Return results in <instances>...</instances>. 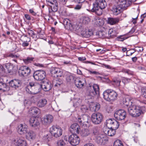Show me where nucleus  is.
I'll list each match as a JSON object with an SVG mask.
<instances>
[{
    "instance_id": "f257e3e1",
    "label": "nucleus",
    "mask_w": 146,
    "mask_h": 146,
    "mask_svg": "<svg viewBox=\"0 0 146 146\" xmlns=\"http://www.w3.org/2000/svg\"><path fill=\"white\" fill-rule=\"evenodd\" d=\"M93 5L92 12H95L98 15H100L102 14V9L106 7L107 3L105 0H96Z\"/></svg>"
},
{
    "instance_id": "f03ea898",
    "label": "nucleus",
    "mask_w": 146,
    "mask_h": 146,
    "mask_svg": "<svg viewBox=\"0 0 146 146\" xmlns=\"http://www.w3.org/2000/svg\"><path fill=\"white\" fill-rule=\"evenodd\" d=\"M41 89V84L37 82H31L26 88V90L31 94H36Z\"/></svg>"
},
{
    "instance_id": "7ed1b4c3",
    "label": "nucleus",
    "mask_w": 146,
    "mask_h": 146,
    "mask_svg": "<svg viewBox=\"0 0 146 146\" xmlns=\"http://www.w3.org/2000/svg\"><path fill=\"white\" fill-rule=\"evenodd\" d=\"M86 95L89 96V98H92L96 95L99 94V88L97 84L90 86L87 89Z\"/></svg>"
},
{
    "instance_id": "20e7f679",
    "label": "nucleus",
    "mask_w": 146,
    "mask_h": 146,
    "mask_svg": "<svg viewBox=\"0 0 146 146\" xmlns=\"http://www.w3.org/2000/svg\"><path fill=\"white\" fill-rule=\"evenodd\" d=\"M103 95L104 98L105 100L110 101L116 100L117 94L115 91L111 89H108L104 91Z\"/></svg>"
},
{
    "instance_id": "39448f33",
    "label": "nucleus",
    "mask_w": 146,
    "mask_h": 146,
    "mask_svg": "<svg viewBox=\"0 0 146 146\" xmlns=\"http://www.w3.org/2000/svg\"><path fill=\"white\" fill-rule=\"evenodd\" d=\"M128 111L129 114L133 117L139 116L142 112L140 107L132 105L128 107Z\"/></svg>"
},
{
    "instance_id": "423d86ee",
    "label": "nucleus",
    "mask_w": 146,
    "mask_h": 146,
    "mask_svg": "<svg viewBox=\"0 0 146 146\" xmlns=\"http://www.w3.org/2000/svg\"><path fill=\"white\" fill-rule=\"evenodd\" d=\"M47 3L50 6L48 8L49 15H53L57 11L58 9V3L56 0H46Z\"/></svg>"
},
{
    "instance_id": "0eeeda50",
    "label": "nucleus",
    "mask_w": 146,
    "mask_h": 146,
    "mask_svg": "<svg viewBox=\"0 0 146 146\" xmlns=\"http://www.w3.org/2000/svg\"><path fill=\"white\" fill-rule=\"evenodd\" d=\"M103 115L100 113H94L92 115V121L96 125L100 124L103 120Z\"/></svg>"
},
{
    "instance_id": "6e6552de",
    "label": "nucleus",
    "mask_w": 146,
    "mask_h": 146,
    "mask_svg": "<svg viewBox=\"0 0 146 146\" xmlns=\"http://www.w3.org/2000/svg\"><path fill=\"white\" fill-rule=\"evenodd\" d=\"M50 132L54 137L57 138L60 136L62 134V129L59 127L53 126L50 128Z\"/></svg>"
},
{
    "instance_id": "1a4fd4ad",
    "label": "nucleus",
    "mask_w": 146,
    "mask_h": 146,
    "mask_svg": "<svg viewBox=\"0 0 146 146\" xmlns=\"http://www.w3.org/2000/svg\"><path fill=\"white\" fill-rule=\"evenodd\" d=\"M46 74V73L44 70H38L34 72L33 77L36 80H41L45 77Z\"/></svg>"
},
{
    "instance_id": "9d476101",
    "label": "nucleus",
    "mask_w": 146,
    "mask_h": 146,
    "mask_svg": "<svg viewBox=\"0 0 146 146\" xmlns=\"http://www.w3.org/2000/svg\"><path fill=\"white\" fill-rule=\"evenodd\" d=\"M31 72V69L26 66H23L20 67L18 70L19 75L22 76H26L29 75Z\"/></svg>"
},
{
    "instance_id": "9b49d317",
    "label": "nucleus",
    "mask_w": 146,
    "mask_h": 146,
    "mask_svg": "<svg viewBox=\"0 0 146 146\" xmlns=\"http://www.w3.org/2000/svg\"><path fill=\"white\" fill-rule=\"evenodd\" d=\"M28 126L25 124H21L17 126V130L20 135H25L28 132Z\"/></svg>"
},
{
    "instance_id": "f8f14e48",
    "label": "nucleus",
    "mask_w": 146,
    "mask_h": 146,
    "mask_svg": "<svg viewBox=\"0 0 146 146\" xmlns=\"http://www.w3.org/2000/svg\"><path fill=\"white\" fill-rule=\"evenodd\" d=\"M70 143L73 145H76L80 143V139L78 136L75 134L70 135L68 138Z\"/></svg>"
},
{
    "instance_id": "ddd939ff",
    "label": "nucleus",
    "mask_w": 146,
    "mask_h": 146,
    "mask_svg": "<svg viewBox=\"0 0 146 146\" xmlns=\"http://www.w3.org/2000/svg\"><path fill=\"white\" fill-rule=\"evenodd\" d=\"M126 115V112L124 110H119L115 112L114 116L118 120H122L125 118Z\"/></svg>"
},
{
    "instance_id": "4468645a",
    "label": "nucleus",
    "mask_w": 146,
    "mask_h": 146,
    "mask_svg": "<svg viewBox=\"0 0 146 146\" xmlns=\"http://www.w3.org/2000/svg\"><path fill=\"white\" fill-rule=\"evenodd\" d=\"M51 76L54 77H61L63 75V71L61 69L57 68H53L51 70Z\"/></svg>"
},
{
    "instance_id": "2eb2a0df",
    "label": "nucleus",
    "mask_w": 146,
    "mask_h": 146,
    "mask_svg": "<svg viewBox=\"0 0 146 146\" xmlns=\"http://www.w3.org/2000/svg\"><path fill=\"white\" fill-rule=\"evenodd\" d=\"M51 82L47 80H44L42 81L41 84V88L45 91H48L50 90L52 87Z\"/></svg>"
},
{
    "instance_id": "dca6fc26",
    "label": "nucleus",
    "mask_w": 146,
    "mask_h": 146,
    "mask_svg": "<svg viewBox=\"0 0 146 146\" xmlns=\"http://www.w3.org/2000/svg\"><path fill=\"white\" fill-rule=\"evenodd\" d=\"M131 2L128 0H118V4L123 10L130 6Z\"/></svg>"
},
{
    "instance_id": "f3484780",
    "label": "nucleus",
    "mask_w": 146,
    "mask_h": 146,
    "mask_svg": "<svg viewBox=\"0 0 146 146\" xmlns=\"http://www.w3.org/2000/svg\"><path fill=\"white\" fill-rule=\"evenodd\" d=\"M13 142L16 146H27L26 141L21 138H17L13 140Z\"/></svg>"
},
{
    "instance_id": "a211bd4d",
    "label": "nucleus",
    "mask_w": 146,
    "mask_h": 146,
    "mask_svg": "<svg viewBox=\"0 0 146 146\" xmlns=\"http://www.w3.org/2000/svg\"><path fill=\"white\" fill-rule=\"evenodd\" d=\"M40 123V119L35 117H31L29 120L30 126L33 127L38 126Z\"/></svg>"
},
{
    "instance_id": "6ab92c4d",
    "label": "nucleus",
    "mask_w": 146,
    "mask_h": 146,
    "mask_svg": "<svg viewBox=\"0 0 146 146\" xmlns=\"http://www.w3.org/2000/svg\"><path fill=\"white\" fill-rule=\"evenodd\" d=\"M54 117L52 115H47L44 117L43 122L46 125L50 124L53 120Z\"/></svg>"
},
{
    "instance_id": "aec40b11",
    "label": "nucleus",
    "mask_w": 146,
    "mask_h": 146,
    "mask_svg": "<svg viewBox=\"0 0 146 146\" xmlns=\"http://www.w3.org/2000/svg\"><path fill=\"white\" fill-rule=\"evenodd\" d=\"M80 129L79 125L76 123L72 124L70 128V131L72 133H79Z\"/></svg>"
},
{
    "instance_id": "412c9836",
    "label": "nucleus",
    "mask_w": 146,
    "mask_h": 146,
    "mask_svg": "<svg viewBox=\"0 0 146 146\" xmlns=\"http://www.w3.org/2000/svg\"><path fill=\"white\" fill-rule=\"evenodd\" d=\"M93 34V32L91 29H89L88 30H85L84 29L83 31L81 32V35L83 37L89 38L92 36Z\"/></svg>"
},
{
    "instance_id": "4be33fe9",
    "label": "nucleus",
    "mask_w": 146,
    "mask_h": 146,
    "mask_svg": "<svg viewBox=\"0 0 146 146\" xmlns=\"http://www.w3.org/2000/svg\"><path fill=\"white\" fill-rule=\"evenodd\" d=\"M21 81L19 80L15 79L11 80L9 83L10 86L16 88H18L20 85Z\"/></svg>"
},
{
    "instance_id": "5701e85b",
    "label": "nucleus",
    "mask_w": 146,
    "mask_h": 146,
    "mask_svg": "<svg viewBox=\"0 0 146 146\" xmlns=\"http://www.w3.org/2000/svg\"><path fill=\"white\" fill-rule=\"evenodd\" d=\"M86 83L85 79H77L75 81V84L76 86L79 88H81L84 86Z\"/></svg>"
},
{
    "instance_id": "b1692460",
    "label": "nucleus",
    "mask_w": 146,
    "mask_h": 146,
    "mask_svg": "<svg viewBox=\"0 0 146 146\" xmlns=\"http://www.w3.org/2000/svg\"><path fill=\"white\" fill-rule=\"evenodd\" d=\"M103 131L105 134L110 136L114 135L115 133V130L112 128L103 129Z\"/></svg>"
},
{
    "instance_id": "393cba45",
    "label": "nucleus",
    "mask_w": 146,
    "mask_h": 146,
    "mask_svg": "<svg viewBox=\"0 0 146 146\" xmlns=\"http://www.w3.org/2000/svg\"><path fill=\"white\" fill-rule=\"evenodd\" d=\"M123 10L118 5L117 6H114L112 9V11L113 14L116 15L120 13Z\"/></svg>"
},
{
    "instance_id": "a878e982",
    "label": "nucleus",
    "mask_w": 146,
    "mask_h": 146,
    "mask_svg": "<svg viewBox=\"0 0 146 146\" xmlns=\"http://www.w3.org/2000/svg\"><path fill=\"white\" fill-rule=\"evenodd\" d=\"M25 135L26 138L29 140L34 139L35 137V132L32 131H29V129L28 132Z\"/></svg>"
},
{
    "instance_id": "bb28decb",
    "label": "nucleus",
    "mask_w": 146,
    "mask_h": 146,
    "mask_svg": "<svg viewBox=\"0 0 146 146\" xmlns=\"http://www.w3.org/2000/svg\"><path fill=\"white\" fill-rule=\"evenodd\" d=\"M122 102L127 107H129L132 105V101L128 98H124L123 99Z\"/></svg>"
},
{
    "instance_id": "cd10ccee",
    "label": "nucleus",
    "mask_w": 146,
    "mask_h": 146,
    "mask_svg": "<svg viewBox=\"0 0 146 146\" xmlns=\"http://www.w3.org/2000/svg\"><path fill=\"white\" fill-rule=\"evenodd\" d=\"M47 101L45 99H42L39 100L37 103V106L39 108L44 107L47 104Z\"/></svg>"
},
{
    "instance_id": "c85d7f7f",
    "label": "nucleus",
    "mask_w": 146,
    "mask_h": 146,
    "mask_svg": "<svg viewBox=\"0 0 146 146\" xmlns=\"http://www.w3.org/2000/svg\"><path fill=\"white\" fill-rule=\"evenodd\" d=\"M96 142L99 144H102L103 142V135L101 134H99L95 136Z\"/></svg>"
},
{
    "instance_id": "c756f323",
    "label": "nucleus",
    "mask_w": 146,
    "mask_h": 146,
    "mask_svg": "<svg viewBox=\"0 0 146 146\" xmlns=\"http://www.w3.org/2000/svg\"><path fill=\"white\" fill-rule=\"evenodd\" d=\"M81 135L83 137H87L91 134V132L90 129H82L80 133Z\"/></svg>"
},
{
    "instance_id": "7c9ffc66",
    "label": "nucleus",
    "mask_w": 146,
    "mask_h": 146,
    "mask_svg": "<svg viewBox=\"0 0 146 146\" xmlns=\"http://www.w3.org/2000/svg\"><path fill=\"white\" fill-rule=\"evenodd\" d=\"M119 19L117 18H109L108 19V23L111 25H113L118 23Z\"/></svg>"
},
{
    "instance_id": "2f4dec72",
    "label": "nucleus",
    "mask_w": 146,
    "mask_h": 146,
    "mask_svg": "<svg viewBox=\"0 0 146 146\" xmlns=\"http://www.w3.org/2000/svg\"><path fill=\"white\" fill-rule=\"evenodd\" d=\"M90 110L93 111H98L100 108V105L98 103L94 104L90 107Z\"/></svg>"
},
{
    "instance_id": "473e14b6",
    "label": "nucleus",
    "mask_w": 146,
    "mask_h": 146,
    "mask_svg": "<svg viewBox=\"0 0 146 146\" xmlns=\"http://www.w3.org/2000/svg\"><path fill=\"white\" fill-rule=\"evenodd\" d=\"M82 103V100L79 98L74 99L73 100V106L75 108L81 106Z\"/></svg>"
},
{
    "instance_id": "72a5a7b5",
    "label": "nucleus",
    "mask_w": 146,
    "mask_h": 146,
    "mask_svg": "<svg viewBox=\"0 0 146 146\" xmlns=\"http://www.w3.org/2000/svg\"><path fill=\"white\" fill-rule=\"evenodd\" d=\"M20 56L18 54H14L13 53H10L7 55L8 57H10L13 58L12 60L17 63V59L19 58Z\"/></svg>"
},
{
    "instance_id": "f704fd0d",
    "label": "nucleus",
    "mask_w": 146,
    "mask_h": 146,
    "mask_svg": "<svg viewBox=\"0 0 146 146\" xmlns=\"http://www.w3.org/2000/svg\"><path fill=\"white\" fill-rule=\"evenodd\" d=\"M121 82L120 79L119 78H114L112 81V84L116 87H118L120 86V83Z\"/></svg>"
},
{
    "instance_id": "c9c22d12",
    "label": "nucleus",
    "mask_w": 146,
    "mask_h": 146,
    "mask_svg": "<svg viewBox=\"0 0 146 146\" xmlns=\"http://www.w3.org/2000/svg\"><path fill=\"white\" fill-rule=\"evenodd\" d=\"M53 83L55 87L58 88L61 85H62L63 81L61 79H58L57 80H56V81H54Z\"/></svg>"
},
{
    "instance_id": "e433bc0d",
    "label": "nucleus",
    "mask_w": 146,
    "mask_h": 146,
    "mask_svg": "<svg viewBox=\"0 0 146 146\" xmlns=\"http://www.w3.org/2000/svg\"><path fill=\"white\" fill-rule=\"evenodd\" d=\"M63 23L65 27L69 29H70V27H71V26H72V24L70 23V21L67 19H64L63 21Z\"/></svg>"
},
{
    "instance_id": "4c0bfd02",
    "label": "nucleus",
    "mask_w": 146,
    "mask_h": 146,
    "mask_svg": "<svg viewBox=\"0 0 146 146\" xmlns=\"http://www.w3.org/2000/svg\"><path fill=\"white\" fill-rule=\"evenodd\" d=\"M90 130L91 132V134L93 135H95V136H96L99 134L97 128L96 127H93L90 129Z\"/></svg>"
},
{
    "instance_id": "58836bf2",
    "label": "nucleus",
    "mask_w": 146,
    "mask_h": 146,
    "mask_svg": "<svg viewBox=\"0 0 146 146\" xmlns=\"http://www.w3.org/2000/svg\"><path fill=\"white\" fill-rule=\"evenodd\" d=\"M113 119H109L106 120V125L108 128H111L113 122Z\"/></svg>"
},
{
    "instance_id": "ea45409f",
    "label": "nucleus",
    "mask_w": 146,
    "mask_h": 146,
    "mask_svg": "<svg viewBox=\"0 0 146 146\" xmlns=\"http://www.w3.org/2000/svg\"><path fill=\"white\" fill-rule=\"evenodd\" d=\"M81 25L80 23H79V25L77 26H76L77 27V30L75 31L76 32L78 35H81V32L84 29Z\"/></svg>"
},
{
    "instance_id": "a19ab883",
    "label": "nucleus",
    "mask_w": 146,
    "mask_h": 146,
    "mask_svg": "<svg viewBox=\"0 0 146 146\" xmlns=\"http://www.w3.org/2000/svg\"><path fill=\"white\" fill-rule=\"evenodd\" d=\"M35 59L34 57H28L27 58L23 59V60L24 62L26 64H28L33 61Z\"/></svg>"
},
{
    "instance_id": "79ce46f5",
    "label": "nucleus",
    "mask_w": 146,
    "mask_h": 146,
    "mask_svg": "<svg viewBox=\"0 0 146 146\" xmlns=\"http://www.w3.org/2000/svg\"><path fill=\"white\" fill-rule=\"evenodd\" d=\"M66 142V141L62 139H59L57 142V146H65Z\"/></svg>"
},
{
    "instance_id": "37998d69",
    "label": "nucleus",
    "mask_w": 146,
    "mask_h": 146,
    "mask_svg": "<svg viewBox=\"0 0 146 146\" xmlns=\"http://www.w3.org/2000/svg\"><path fill=\"white\" fill-rule=\"evenodd\" d=\"M52 136L50 134L44 136L43 139L46 142H48L52 140Z\"/></svg>"
},
{
    "instance_id": "c03bdc74",
    "label": "nucleus",
    "mask_w": 146,
    "mask_h": 146,
    "mask_svg": "<svg viewBox=\"0 0 146 146\" xmlns=\"http://www.w3.org/2000/svg\"><path fill=\"white\" fill-rule=\"evenodd\" d=\"M74 77L70 74H68L66 77V80L68 82H70L74 80Z\"/></svg>"
},
{
    "instance_id": "a18cd8bd",
    "label": "nucleus",
    "mask_w": 146,
    "mask_h": 146,
    "mask_svg": "<svg viewBox=\"0 0 146 146\" xmlns=\"http://www.w3.org/2000/svg\"><path fill=\"white\" fill-rule=\"evenodd\" d=\"M81 20L84 24H87L90 22V19L88 17H83L81 18Z\"/></svg>"
},
{
    "instance_id": "49530a36",
    "label": "nucleus",
    "mask_w": 146,
    "mask_h": 146,
    "mask_svg": "<svg viewBox=\"0 0 146 146\" xmlns=\"http://www.w3.org/2000/svg\"><path fill=\"white\" fill-rule=\"evenodd\" d=\"M39 109L36 107H33L30 109V111L31 113L33 114H35L37 113L39 111Z\"/></svg>"
},
{
    "instance_id": "de8ad7c7",
    "label": "nucleus",
    "mask_w": 146,
    "mask_h": 146,
    "mask_svg": "<svg viewBox=\"0 0 146 146\" xmlns=\"http://www.w3.org/2000/svg\"><path fill=\"white\" fill-rule=\"evenodd\" d=\"M5 67L8 70L9 72H11L13 69V66L12 64L11 63H8L6 64L5 65Z\"/></svg>"
},
{
    "instance_id": "09e8293b",
    "label": "nucleus",
    "mask_w": 146,
    "mask_h": 146,
    "mask_svg": "<svg viewBox=\"0 0 146 146\" xmlns=\"http://www.w3.org/2000/svg\"><path fill=\"white\" fill-rule=\"evenodd\" d=\"M119 126V123L116 120L113 119V122L112 125V128L115 130L117 129Z\"/></svg>"
},
{
    "instance_id": "8fccbe9b",
    "label": "nucleus",
    "mask_w": 146,
    "mask_h": 146,
    "mask_svg": "<svg viewBox=\"0 0 146 146\" xmlns=\"http://www.w3.org/2000/svg\"><path fill=\"white\" fill-rule=\"evenodd\" d=\"M79 23H74L72 24V26L70 27V30L73 31H75L77 30V27H76L78 25Z\"/></svg>"
},
{
    "instance_id": "3c124183",
    "label": "nucleus",
    "mask_w": 146,
    "mask_h": 146,
    "mask_svg": "<svg viewBox=\"0 0 146 146\" xmlns=\"http://www.w3.org/2000/svg\"><path fill=\"white\" fill-rule=\"evenodd\" d=\"M122 72L124 73H127L129 75L133 76L134 74V72L129 69H123Z\"/></svg>"
},
{
    "instance_id": "603ef678",
    "label": "nucleus",
    "mask_w": 146,
    "mask_h": 146,
    "mask_svg": "<svg viewBox=\"0 0 146 146\" xmlns=\"http://www.w3.org/2000/svg\"><path fill=\"white\" fill-rule=\"evenodd\" d=\"M88 109V107L82 104L81 106L80 110L83 113L86 112Z\"/></svg>"
},
{
    "instance_id": "864d4df0",
    "label": "nucleus",
    "mask_w": 146,
    "mask_h": 146,
    "mask_svg": "<svg viewBox=\"0 0 146 146\" xmlns=\"http://www.w3.org/2000/svg\"><path fill=\"white\" fill-rule=\"evenodd\" d=\"M113 146H123V145L121 141L118 139L114 142Z\"/></svg>"
},
{
    "instance_id": "5fc2aeb1",
    "label": "nucleus",
    "mask_w": 146,
    "mask_h": 146,
    "mask_svg": "<svg viewBox=\"0 0 146 146\" xmlns=\"http://www.w3.org/2000/svg\"><path fill=\"white\" fill-rule=\"evenodd\" d=\"M24 104L25 106L28 108L31 105V103L29 100H25L24 101Z\"/></svg>"
},
{
    "instance_id": "6e6d98bb",
    "label": "nucleus",
    "mask_w": 146,
    "mask_h": 146,
    "mask_svg": "<svg viewBox=\"0 0 146 146\" xmlns=\"http://www.w3.org/2000/svg\"><path fill=\"white\" fill-rule=\"evenodd\" d=\"M127 38L128 37H125L124 35H121L117 37V39L118 41H123Z\"/></svg>"
},
{
    "instance_id": "4d7b16f0",
    "label": "nucleus",
    "mask_w": 146,
    "mask_h": 146,
    "mask_svg": "<svg viewBox=\"0 0 146 146\" xmlns=\"http://www.w3.org/2000/svg\"><path fill=\"white\" fill-rule=\"evenodd\" d=\"M22 41L23 42H29L30 41V39L29 38L27 37L26 36H25L22 38Z\"/></svg>"
},
{
    "instance_id": "13d9d810",
    "label": "nucleus",
    "mask_w": 146,
    "mask_h": 146,
    "mask_svg": "<svg viewBox=\"0 0 146 146\" xmlns=\"http://www.w3.org/2000/svg\"><path fill=\"white\" fill-rule=\"evenodd\" d=\"M28 33L30 36L33 37V38H34L35 35L34 32L33 31L31 30H29L28 31Z\"/></svg>"
},
{
    "instance_id": "bf43d9fd",
    "label": "nucleus",
    "mask_w": 146,
    "mask_h": 146,
    "mask_svg": "<svg viewBox=\"0 0 146 146\" xmlns=\"http://www.w3.org/2000/svg\"><path fill=\"white\" fill-rule=\"evenodd\" d=\"M139 14V13H138L137 11L135 12L133 14V16L134 17H136L132 18V19L135 20H137L138 18Z\"/></svg>"
},
{
    "instance_id": "052dcab7",
    "label": "nucleus",
    "mask_w": 146,
    "mask_h": 146,
    "mask_svg": "<svg viewBox=\"0 0 146 146\" xmlns=\"http://www.w3.org/2000/svg\"><path fill=\"white\" fill-rule=\"evenodd\" d=\"M6 84L2 82H0V90L3 89V88H5L6 87Z\"/></svg>"
},
{
    "instance_id": "680f3d73",
    "label": "nucleus",
    "mask_w": 146,
    "mask_h": 146,
    "mask_svg": "<svg viewBox=\"0 0 146 146\" xmlns=\"http://www.w3.org/2000/svg\"><path fill=\"white\" fill-rule=\"evenodd\" d=\"M78 4H77L74 7V9L76 10H79L80 9L82 6V4L81 3H79Z\"/></svg>"
},
{
    "instance_id": "e2e57ef3",
    "label": "nucleus",
    "mask_w": 146,
    "mask_h": 146,
    "mask_svg": "<svg viewBox=\"0 0 146 146\" xmlns=\"http://www.w3.org/2000/svg\"><path fill=\"white\" fill-rule=\"evenodd\" d=\"M141 95L142 97L146 98V89L142 90Z\"/></svg>"
},
{
    "instance_id": "0e129e2a",
    "label": "nucleus",
    "mask_w": 146,
    "mask_h": 146,
    "mask_svg": "<svg viewBox=\"0 0 146 146\" xmlns=\"http://www.w3.org/2000/svg\"><path fill=\"white\" fill-rule=\"evenodd\" d=\"M108 34L110 36H111L114 35L113 31L112 29H110L108 31Z\"/></svg>"
},
{
    "instance_id": "69168bd1",
    "label": "nucleus",
    "mask_w": 146,
    "mask_h": 146,
    "mask_svg": "<svg viewBox=\"0 0 146 146\" xmlns=\"http://www.w3.org/2000/svg\"><path fill=\"white\" fill-rule=\"evenodd\" d=\"M75 3H81L84 2L85 0H72Z\"/></svg>"
},
{
    "instance_id": "338daca9",
    "label": "nucleus",
    "mask_w": 146,
    "mask_h": 146,
    "mask_svg": "<svg viewBox=\"0 0 146 146\" xmlns=\"http://www.w3.org/2000/svg\"><path fill=\"white\" fill-rule=\"evenodd\" d=\"M130 79L124 77L122 79V82L125 83L128 82L130 80Z\"/></svg>"
},
{
    "instance_id": "774afa93",
    "label": "nucleus",
    "mask_w": 146,
    "mask_h": 146,
    "mask_svg": "<svg viewBox=\"0 0 146 146\" xmlns=\"http://www.w3.org/2000/svg\"><path fill=\"white\" fill-rule=\"evenodd\" d=\"M29 12L30 13L34 16H35L36 14L35 12L33 9H30L29 10Z\"/></svg>"
}]
</instances>
